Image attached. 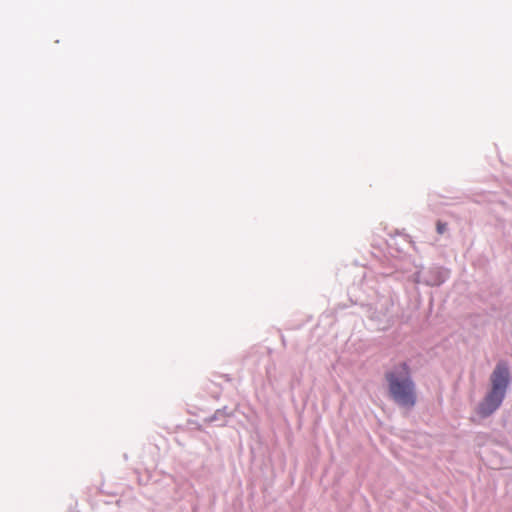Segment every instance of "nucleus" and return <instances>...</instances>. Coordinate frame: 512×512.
<instances>
[{
  "label": "nucleus",
  "instance_id": "nucleus-2",
  "mask_svg": "<svg viewBox=\"0 0 512 512\" xmlns=\"http://www.w3.org/2000/svg\"><path fill=\"white\" fill-rule=\"evenodd\" d=\"M510 381L509 368L505 362H499L491 374V389L478 406L481 417L494 413L503 402Z\"/></svg>",
  "mask_w": 512,
  "mask_h": 512
},
{
  "label": "nucleus",
  "instance_id": "nucleus-4",
  "mask_svg": "<svg viewBox=\"0 0 512 512\" xmlns=\"http://www.w3.org/2000/svg\"><path fill=\"white\" fill-rule=\"evenodd\" d=\"M447 230V224L446 223H442V222H438L437 223V232L439 234H443L444 232H446Z\"/></svg>",
  "mask_w": 512,
  "mask_h": 512
},
{
  "label": "nucleus",
  "instance_id": "nucleus-5",
  "mask_svg": "<svg viewBox=\"0 0 512 512\" xmlns=\"http://www.w3.org/2000/svg\"><path fill=\"white\" fill-rule=\"evenodd\" d=\"M220 414H221V412H220V411H217V412L215 413V415H214V417H213V419H212V420L217 419V418L219 417V415H220Z\"/></svg>",
  "mask_w": 512,
  "mask_h": 512
},
{
  "label": "nucleus",
  "instance_id": "nucleus-1",
  "mask_svg": "<svg viewBox=\"0 0 512 512\" xmlns=\"http://www.w3.org/2000/svg\"><path fill=\"white\" fill-rule=\"evenodd\" d=\"M391 399L400 407L412 408L416 403L415 384L411 379L409 369L401 363L385 375Z\"/></svg>",
  "mask_w": 512,
  "mask_h": 512
},
{
  "label": "nucleus",
  "instance_id": "nucleus-3",
  "mask_svg": "<svg viewBox=\"0 0 512 512\" xmlns=\"http://www.w3.org/2000/svg\"><path fill=\"white\" fill-rule=\"evenodd\" d=\"M449 277V271L441 267H430L428 269L417 270L413 274V281L417 284H425L427 286H439Z\"/></svg>",
  "mask_w": 512,
  "mask_h": 512
}]
</instances>
